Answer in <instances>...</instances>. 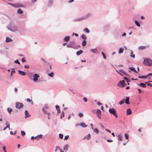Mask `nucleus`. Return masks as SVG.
Masks as SVG:
<instances>
[{
    "label": "nucleus",
    "mask_w": 152,
    "mask_h": 152,
    "mask_svg": "<svg viewBox=\"0 0 152 152\" xmlns=\"http://www.w3.org/2000/svg\"><path fill=\"white\" fill-rule=\"evenodd\" d=\"M143 62V64L148 66H151L152 65V60L146 58H144Z\"/></svg>",
    "instance_id": "f257e3e1"
},
{
    "label": "nucleus",
    "mask_w": 152,
    "mask_h": 152,
    "mask_svg": "<svg viewBox=\"0 0 152 152\" xmlns=\"http://www.w3.org/2000/svg\"><path fill=\"white\" fill-rule=\"evenodd\" d=\"M7 29L11 31H12L15 32L18 31V27L17 26L13 25L8 26L7 27Z\"/></svg>",
    "instance_id": "f03ea898"
},
{
    "label": "nucleus",
    "mask_w": 152,
    "mask_h": 152,
    "mask_svg": "<svg viewBox=\"0 0 152 152\" xmlns=\"http://www.w3.org/2000/svg\"><path fill=\"white\" fill-rule=\"evenodd\" d=\"M66 46L68 48H71L74 49L77 48L76 43L74 41L71 42L67 45Z\"/></svg>",
    "instance_id": "7ed1b4c3"
},
{
    "label": "nucleus",
    "mask_w": 152,
    "mask_h": 152,
    "mask_svg": "<svg viewBox=\"0 0 152 152\" xmlns=\"http://www.w3.org/2000/svg\"><path fill=\"white\" fill-rule=\"evenodd\" d=\"M109 111L110 113L114 115L116 118H117L118 117V116L116 113L115 110L114 108H110Z\"/></svg>",
    "instance_id": "20e7f679"
},
{
    "label": "nucleus",
    "mask_w": 152,
    "mask_h": 152,
    "mask_svg": "<svg viewBox=\"0 0 152 152\" xmlns=\"http://www.w3.org/2000/svg\"><path fill=\"white\" fill-rule=\"evenodd\" d=\"M23 105L22 103L17 102L15 104L16 107L18 109H20L23 107Z\"/></svg>",
    "instance_id": "39448f33"
},
{
    "label": "nucleus",
    "mask_w": 152,
    "mask_h": 152,
    "mask_svg": "<svg viewBox=\"0 0 152 152\" xmlns=\"http://www.w3.org/2000/svg\"><path fill=\"white\" fill-rule=\"evenodd\" d=\"M119 71L120 72L119 74L121 75L124 76V75H123V74L125 76H129V75L127 74L124 70L123 69H120L119 70Z\"/></svg>",
    "instance_id": "423d86ee"
},
{
    "label": "nucleus",
    "mask_w": 152,
    "mask_h": 152,
    "mask_svg": "<svg viewBox=\"0 0 152 152\" xmlns=\"http://www.w3.org/2000/svg\"><path fill=\"white\" fill-rule=\"evenodd\" d=\"M34 77L33 80L34 82H36L38 80V78L39 77V75L37 74H35L33 76Z\"/></svg>",
    "instance_id": "0eeeda50"
},
{
    "label": "nucleus",
    "mask_w": 152,
    "mask_h": 152,
    "mask_svg": "<svg viewBox=\"0 0 152 152\" xmlns=\"http://www.w3.org/2000/svg\"><path fill=\"white\" fill-rule=\"evenodd\" d=\"M4 120L6 121V123L5 125L7 126H6V127H5L4 128V130H6L7 128H9V129L10 130V124L9 123V122L7 121V120L6 119H4Z\"/></svg>",
    "instance_id": "6e6552de"
},
{
    "label": "nucleus",
    "mask_w": 152,
    "mask_h": 152,
    "mask_svg": "<svg viewBox=\"0 0 152 152\" xmlns=\"http://www.w3.org/2000/svg\"><path fill=\"white\" fill-rule=\"evenodd\" d=\"M125 81L124 80H122V81H120L117 84V86L119 87H120L121 85L123 87L124 86V83Z\"/></svg>",
    "instance_id": "1a4fd4ad"
},
{
    "label": "nucleus",
    "mask_w": 152,
    "mask_h": 152,
    "mask_svg": "<svg viewBox=\"0 0 152 152\" xmlns=\"http://www.w3.org/2000/svg\"><path fill=\"white\" fill-rule=\"evenodd\" d=\"M25 118H26L27 117H30V115L29 114L28 111L27 110H26L25 112Z\"/></svg>",
    "instance_id": "9d476101"
},
{
    "label": "nucleus",
    "mask_w": 152,
    "mask_h": 152,
    "mask_svg": "<svg viewBox=\"0 0 152 152\" xmlns=\"http://www.w3.org/2000/svg\"><path fill=\"white\" fill-rule=\"evenodd\" d=\"M19 74L22 76H25L26 75V73L25 72L21 71L20 70H18Z\"/></svg>",
    "instance_id": "9b49d317"
},
{
    "label": "nucleus",
    "mask_w": 152,
    "mask_h": 152,
    "mask_svg": "<svg viewBox=\"0 0 152 152\" xmlns=\"http://www.w3.org/2000/svg\"><path fill=\"white\" fill-rule=\"evenodd\" d=\"M125 103L126 104L129 105L130 104V102L129 101V97H126L125 100Z\"/></svg>",
    "instance_id": "f8f14e48"
},
{
    "label": "nucleus",
    "mask_w": 152,
    "mask_h": 152,
    "mask_svg": "<svg viewBox=\"0 0 152 152\" xmlns=\"http://www.w3.org/2000/svg\"><path fill=\"white\" fill-rule=\"evenodd\" d=\"M92 15V14L91 13H88L84 16L85 19H87L91 17Z\"/></svg>",
    "instance_id": "ddd939ff"
},
{
    "label": "nucleus",
    "mask_w": 152,
    "mask_h": 152,
    "mask_svg": "<svg viewBox=\"0 0 152 152\" xmlns=\"http://www.w3.org/2000/svg\"><path fill=\"white\" fill-rule=\"evenodd\" d=\"M69 146V145L68 144H66L63 148L64 151H65V152H66Z\"/></svg>",
    "instance_id": "4468645a"
},
{
    "label": "nucleus",
    "mask_w": 152,
    "mask_h": 152,
    "mask_svg": "<svg viewBox=\"0 0 152 152\" xmlns=\"http://www.w3.org/2000/svg\"><path fill=\"white\" fill-rule=\"evenodd\" d=\"M138 85L139 86L144 88H145L146 86V84L143 83H141L140 84Z\"/></svg>",
    "instance_id": "2eb2a0df"
},
{
    "label": "nucleus",
    "mask_w": 152,
    "mask_h": 152,
    "mask_svg": "<svg viewBox=\"0 0 152 152\" xmlns=\"http://www.w3.org/2000/svg\"><path fill=\"white\" fill-rule=\"evenodd\" d=\"M132 111L130 109H128L126 110V115H130L132 114Z\"/></svg>",
    "instance_id": "dca6fc26"
},
{
    "label": "nucleus",
    "mask_w": 152,
    "mask_h": 152,
    "mask_svg": "<svg viewBox=\"0 0 152 152\" xmlns=\"http://www.w3.org/2000/svg\"><path fill=\"white\" fill-rule=\"evenodd\" d=\"M70 39V37L69 36H67L65 37L64 38V39L63 40L64 41L68 42Z\"/></svg>",
    "instance_id": "f3484780"
},
{
    "label": "nucleus",
    "mask_w": 152,
    "mask_h": 152,
    "mask_svg": "<svg viewBox=\"0 0 152 152\" xmlns=\"http://www.w3.org/2000/svg\"><path fill=\"white\" fill-rule=\"evenodd\" d=\"M80 126L83 128L86 127L87 126V125L84 122H82L80 124Z\"/></svg>",
    "instance_id": "a211bd4d"
},
{
    "label": "nucleus",
    "mask_w": 152,
    "mask_h": 152,
    "mask_svg": "<svg viewBox=\"0 0 152 152\" xmlns=\"http://www.w3.org/2000/svg\"><path fill=\"white\" fill-rule=\"evenodd\" d=\"M12 41V40L9 37H7L6 40V42H9Z\"/></svg>",
    "instance_id": "6ab92c4d"
},
{
    "label": "nucleus",
    "mask_w": 152,
    "mask_h": 152,
    "mask_svg": "<svg viewBox=\"0 0 152 152\" xmlns=\"http://www.w3.org/2000/svg\"><path fill=\"white\" fill-rule=\"evenodd\" d=\"M96 113L97 115H101V112L99 109H96Z\"/></svg>",
    "instance_id": "aec40b11"
},
{
    "label": "nucleus",
    "mask_w": 152,
    "mask_h": 152,
    "mask_svg": "<svg viewBox=\"0 0 152 152\" xmlns=\"http://www.w3.org/2000/svg\"><path fill=\"white\" fill-rule=\"evenodd\" d=\"M129 69L132 71L134 72H135L136 73H137V71L135 69V68L133 67H129Z\"/></svg>",
    "instance_id": "412c9836"
},
{
    "label": "nucleus",
    "mask_w": 152,
    "mask_h": 152,
    "mask_svg": "<svg viewBox=\"0 0 152 152\" xmlns=\"http://www.w3.org/2000/svg\"><path fill=\"white\" fill-rule=\"evenodd\" d=\"M91 136L90 134H89L85 136L83 139H86L87 140H89L91 138Z\"/></svg>",
    "instance_id": "4be33fe9"
},
{
    "label": "nucleus",
    "mask_w": 152,
    "mask_h": 152,
    "mask_svg": "<svg viewBox=\"0 0 152 152\" xmlns=\"http://www.w3.org/2000/svg\"><path fill=\"white\" fill-rule=\"evenodd\" d=\"M91 51L94 53H97V50L96 48L94 49H91Z\"/></svg>",
    "instance_id": "5701e85b"
},
{
    "label": "nucleus",
    "mask_w": 152,
    "mask_h": 152,
    "mask_svg": "<svg viewBox=\"0 0 152 152\" xmlns=\"http://www.w3.org/2000/svg\"><path fill=\"white\" fill-rule=\"evenodd\" d=\"M83 53V51L82 50H80V51H77L76 52V55L77 56H79L80 54H81Z\"/></svg>",
    "instance_id": "b1692460"
},
{
    "label": "nucleus",
    "mask_w": 152,
    "mask_h": 152,
    "mask_svg": "<svg viewBox=\"0 0 152 152\" xmlns=\"http://www.w3.org/2000/svg\"><path fill=\"white\" fill-rule=\"evenodd\" d=\"M134 22L135 24L137 26L140 27V24L137 20H134Z\"/></svg>",
    "instance_id": "393cba45"
},
{
    "label": "nucleus",
    "mask_w": 152,
    "mask_h": 152,
    "mask_svg": "<svg viewBox=\"0 0 152 152\" xmlns=\"http://www.w3.org/2000/svg\"><path fill=\"white\" fill-rule=\"evenodd\" d=\"M53 3V1L52 0H49L48 3V6H51Z\"/></svg>",
    "instance_id": "a878e982"
},
{
    "label": "nucleus",
    "mask_w": 152,
    "mask_h": 152,
    "mask_svg": "<svg viewBox=\"0 0 152 152\" xmlns=\"http://www.w3.org/2000/svg\"><path fill=\"white\" fill-rule=\"evenodd\" d=\"M145 48V47L143 46H140L138 48V49L139 50H141L144 49Z\"/></svg>",
    "instance_id": "bb28decb"
},
{
    "label": "nucleus",
    "mask_w": 152,
    "mask_h": 152,
    "mask_svg": "<svg viewBox=\"0 0 152 152\" xmlns=\"http://www.w3.org/2000/svg\"><path fill=\"white\" fill-rule=\"evenodd\" d=\"M82 45L83 46H85L86 44V41L85 40H83L82 42Z\"/></svg>",
    "instance_id": "cd10ccee"
},
{
    "label": "nucleus",
    "mask_w": 152,
    "mask_h": 152,
    "mask_svg": "<svg viewBox=\"0 0 152 152\" xmlns=\"http://www.w3.org/2000/svg\"><path fill=\"white\" fill-rule=\"evenodd\" d=\"M54 75V73L53 72H51L50 73L48 74V76L51 77H53Z\"/></svg>",
    "instance_id": "c85d7f7f"
},
{
    "label": "nucleus",
    "mask_w": 152,
    "mask_h": 152,
    "mask_svg": "<svg viewBox=\"0 0 152 152\" xmlns=\"http://www.w3.org/2000/svg\"><path fill=\"white\" fill-rule=\"evenodd\" d=\"M17 12L19 14H22L23 13V11L21 9H19L18 10Z\"/></svg>",
    "instance_id": "c756f323"
},
{
    "label": "nucleus",
    "mask_w": 152,
    "mask_h": 152,
    "mask_svg": "<svg viewBox=\"0 0 152 152\" xmlns=\"http://www.w3.org/2000/svg\"><path fill=\"white\" fill-rule=\"evenodd\" d=\"M64 111H63L61 112V113L60 115V118L61 119L64 117Z\"/></svg>",
    "instance_id": "7c9ffc66"
},
{
    "label": "nucleus",
    "mask_w": 152,
    "mask_h": 152,
    "mask_svg": "<svg viewBox=\"0 0 152 152\" xmlns=\"http://www.w3.org/2000/svg\"><path fill=\"white\" fill-rule=\"evenodd\" d=\"M124 51V49L122 48H120L119 51H118V53L119 54H120L121 53H123Z\"/></svg>",
    "instance_id": "2f4dec72"
},
{
    "label": "nucleus",
    "mask_w": 152,
    "mask_h": 152,
    "mask_svg": "<svg viewBox=\"0 0 152 152\" xmlns=\"http://www.w3.org/2000/svg\"><path fill=\"white\" fill-rule=\"evenodd\" d=\"M42 111H43V113L45 114H48V113L47 111L45 109V108H42Z\"/></svg>",
    "instance_id": "473e14b6"
},
{
    "label": "nucleus",
    "mask_w": 152,
    "mask_h": 152,
    "mask_svg": "<svg viewBox=\"0 0 152 152\" xmlns=\"http://www.w3.org/2000/svg\"><path fill=\"white\" fill-rule=\"evenodd\" d=\"M7 111L10 114H11V112L12 111V108L8 107L7 109Z\"/></svg>",
    "instance_id": "72a5a7b5"
},
{
    "label": "nucleus",
    "mask_w": 152,
    "mask_h": 152,
    "mask_svg": "<svg viewBox=\"0 0 152 152\" xmlns=\"http://www.w3.org/2000/svg\"><path fill=\"white\" fill-rule=\"evenodd\" d=\"M130 56L131 57L134 58L135 57V55L133 54V52L132 50H131Z\"/></svg>",
    "instance_id": "f704fd0d"
},
{
    "label": "nucleus",
    "mask_w": 152,
    "mask_h": 152,
    "mask_svg": "<svg viewBox=\"0 0 152 152\" xmlns=\"http://www.w3.org/2000/svg\"><path fill=\"white\" fill-rule=\"evenodd\" d=\"M83 31L87 33H89L90 32L89 30L87 28L84 29Z\"/></svg>",
    "instance_id": "c9c22d12"
},
{
    "label": "nucleus",
    "mask_w": 152,
    "mask_h": 152,
    "mask_svg": "<svg viewBox=\"0 0 152 152\" xmlns=\"http://www.w3.org/2000/svg\"><path fill=\"white\" fill-rule=\"evenodd\" d=\"M82 38L83 39H84V40H86L87 39V37L84 34H83L81 36Z\"/></svg>",
    "instance_id": "e433bc0d"
},
{
    "label": "nucleus",
    "mask_w": 152,
    "mask_h": 152,
    "mask_svg": "<svg viewBox=\"0 0 152 152\" xmlns=\"http://www.w3.org/2000/svg\"><path fill=\"white\" fill-rule=\"evenodd\" d=\"M85 19L84 16L80 18H77L76 19V20L77 21H80L83 20Z\"/></svg>",
    "instance_id": "4c0bfd02"
},
{
    "label": "nucleus",
    "mask_w": 152,
    "mask_h": 152,
    "mask_svg": "<svg viewBox=\"0 0 152 152\" xmlns=\"http://www.w3.org/2000/svg\"><path fill=\"white\" fill-rule=\"evenodd\" d=\"M125 102V99H123L122 100L120 101L119 102V104L120 105L122 104Z\"/></svg>",
    "instance_id": "58836bf2"
},
{
    "label": "nucleus",
    "mask_w": 152,
    "mask_h": 152,
    "mask_svg": "<svg viewBox=\"0 0 152 152\" xmlns=\"http://www.w3.org/2000/svg\"><path fill=\"white\" fill-rule=\"evenodd\" d=\"M26 101L28 102H31V104L32 105L34 103H33L32 101L31 100V99H29V98L27 99L26 100Z\"/></svg>",
    "instance_id": "ea45409f"
},
{
    "label": "nucleus",
    "mask_w": 152,
    "mask_h": 152,
    "mask_svg": "<svg viewBox=\"0 0 152 152\" xmlns=\"http://www.w3.org/2000/svg\"><path fill=\"white\" fill-rule=\"evenodd\" d=\"M118 140L120 141H122V136L121 135H118Z\"/></svg>",
    "instance_id": "a19ab883"
},
{
    "label": "nucleus",
    "mask_w": 152,
    "mask_h": 152,
    "mask_svg": "<svg viewBox=\"0 0 152 152\" xmlns=\"http://www.w3.org/2000/svg\"><path fill=\"white\" fill-rule=\"evenodd\" d=\"M93 131L94 132H96L97 134L99 133V130L96 129H94Z\"/></svg>",
    "instance_id": "79ce46f5"
},
{
    "label": "nucleus",
    "mask_w": 152,
    "mask_h": 152,
    "mask_svg": "<svg viewBox=\"0 0 152 152\" xmlns=\"http://www.w3.org/2000/svg\"><path fill=\"white\" fill-rule=\"evenodd\" d=\"M124 136L126 139H129V136L128 134H125Z\"/></svg>",
    "instance_id": "37998d69"
},
{
    "label": "nucleus",
    "mask_w": 152,
    "mask_h": 152,
    "mask_svg": "<svg viewBox=\"0 0 152 152\" xmlns=\"http://www.w3.org/2000/svg\"><path fill=\"white\" fill-rule=\"evenodd\" d=\"M49 106L47 104H45V105H44V107L43 108H45V109H49Z\"/></svg>",
    "instance_id": "c03bdc74"
},
{
    "label": "nucleus",
    "mask_w": 152,
    "mask_h": 152,
    "mask_svg": "<svg viewBox=\"0 0 152 152\" xmlns=\"http://www.w3.org/2000/svg\"><path fill=\"white\" fill-rule=\"evenodd\" d=\"M21 135L23 136H24L26 134L25 132L23 131H21Z\"/></svg>",
    "instance_id": "a18cd8bd"
},
{
    "label": "nucleus",
    "mask_w": 152,
    "mask_h": 152,
    "mask_svg": "<svg viewBox=\"0 0 152 152\" xmlns=\"http://www.w3.org/2000/svg\"><path fill=\"white\" fill-rule=\"evenodd\" d=\"M101 53L103 56L104 58L105 59L106 58V56H105L104 53L103 52H102Z\"/></svg>",
    "instance_id": "49530a36"
},
{
    "label": "nucleus",
    "mask_w": 152,
    "mask_h": 152,
    "mask_svg": "<svg viewBox=\"0 0 152 152\" xmlns=\"http://www.w3.org/2000/svg\"><path fill=\"white\" fill-rule=\"evenodd\" d=\"M42 134H40L37 136V138H38V139L42 138Z\"/></svg>",
    "instance_id": "de8ad7c7"
},
{
    "label": "nucleus",
    "mask_w": 152,
    "mask_h": 152,
    "mask_svg": "<svg viewBox=\"0 0 152 152\" xmlns=\"http://www.w3.org/2000/svg\"><path fill=\"white\" fill-rule=\"evenodd\" d=\"M78 115L80 118H81L83 116V115L82 113H80L78 114Z\"/></svg>",
    "instance_id": "09e8293b"
},
{
    "label": "nucleus",
    "mask_w": 152,
    "mask_h": 152,
    "mask_svg": "<svg viewBox=\"0 0 152 152\" xmlns=\"http://www.w3.org/2000/svg\"><path fill=\"white\" fill-rule=\"evenodd\" d=\"M145 83L146 84H147V85L148 86H150V87H152V84H151L150 83H148L147 82H145Z\"/></svg>",
    "instance_id": "8fccbe9b"
},
{
    "label": "nucleus",
    "mask_w": 152,
    "mask_h": 152,
    "mask_svg": "<svg viewBox=\"0 0 152 152\" xmlns=\"http://www.w3.org/2000/svg\"><path fill=\"white\" fill-rule=\"evenodd\" d=\"M56 108L57 110H60L59 107L58 105H56Z\"/></svg>",
    "instance_id": "3c124183"
},
{
    "label": "nucleus",
    "mask_w": 152,
    "mask_h": 152,
    "mask_svg": "<svg viewBox=\"0 0 152 152\" xmlns=\"http://www.w3.org/2000/svg\"><path fill=\"white\" fill-rule=\"evenodd\" d=\"M59 137L61 139H62L63 138V135L61 134H59Z\"/></svg>",
    "instance_id": "603ef678"
},
{
    "label": "nucleus",
    "mask_w": 152,
    "mask_h": 152,
    "mask_svg": "<svg viewBox=\"0 0 152 152\" xmlns=\"http://www.w3.org/2000/svg\"><path fill=\"white\" fill-rule=\"evenodd\" d=\"M14 62L15 63H17L19 64H20V63L19 62V61L18 60H17L15 61H14Z\"/></svg>",
    "instance_id": "864d4df0"
},
{
    "label": "nucleus",
    "mask_w": 152,
    "mask_h": 152,
    "mask_svg": "<svg viewBox=\"0 0 152 152\" xmlns=\"http://www.w3.org/2000/svg\"><path fill=\"white\" fill-rule=\"evenodd\" d=\"M60 149V148L59 147H58V146H56V149H55V152H56V151H57V150L58 149Z\"/></svg>",
    "instance_id": "5fc2aeb1"
},
{
    "label": "nucleus",
    "mask_w": 152,
    "mask_h": 152,
    "mask_svg": "<svg viewBox=\"0 0 152 152\" xmlns=\"http://www.w3.org/2000/svg\"><path fill=\"white\" fill-rule=\"evenodd\" d=\"M21 61L23 62H26V60L25 59V58H23L22 59Z\"/></svg>",
    "instance_id": "6e6d98bb"
},
{
    "label": "nucleus",
    "mask_w": 152,
    "mask_h": 152,
    "mask_svg": "<svg viewBox=\"0 0 152 152\" xmlns=\"http://www.w3.org/2000/svg\"><path fill=\"white\" fill-rule=\"evenodd\" d=\"M37 138V136H36L35 137H34V136H32L31 137V140H33L34 139H36Z\"/></svg>",
    "instance_id": "4d7b16f0"
},
{
    "label": "nucleus",
    "mask_w": 152,
    "mask_h": 152,
    "mask_svg": "<svg viewBox=\"0 0 152 152\" xmlns=\"http://www.w3.org/2000/svg\"><path fill=\"white\" fill-rule=\"evenodd\" d=\"M124 78L126 81L127 83H128V80H128V78L127 77H124Z\"/></svg>",
    "instance_id": "13d9d810"
},
{
    "label": "nucleus",
    "mask_w": 152,
    "mask_h": 152,
    "mask_svg": "<svg viewBox=\"0 0 152 152\" xmlns=\"http://www.w3.org/2000/svg\"><path fill=\"white\" fill-rule=\"evenodd\" d=\"M148 77V76H142V78L146 79Z\"/></svg>",
    "instance_id": "bf43d9fd"
},
{
    "label": "nucleus",
    "mask_w": 152,
    "mask_h": 152,
    "mask_svg": "<svg viewBox=\"0 0 152 152\" xmlns=\"http://www.w3.org/2000/svg\"><path fill=\"white\" fill-rule=\"evenodd\" d=\"M15 72V71H14V70H13L12 71V72H11V74H10V76L11 77H12V74H13V72L14 73Z\"/></svg>",
    "instance_id": "052dcab7"
},
{
    "label": "nucleus",
    "mask_w": 152,
    "mask_h": 152,
    "mask_svg": "<svg viewBox=\"0 0 152 152\" xmlns=\"http://www.w3.org/2000/svg\"><path fill=\"white\" fill-rule=\"evenodd\" d=\"M96 116H97V117L99 119H101L102 118V117L101 116V115H97Z\"/></svg>",
    "instance_id": "680f3d73"
},
{
    "label": "nucleus",
    "mask_w": 152,
    "mask_h": 152,
    "mask_svg": "<svg viewBox=\"0 0 152 152\" xmlns=\"http://www.w3.org/2000/svg\"><path fill=\"white\" fill-rule=\"evenodd\" d=\"M83 99L84 100V101L85 102H86L87 101V99L86 97H83Z\"/></svg>",
    "instance_id": "e2e57ef3"
},
{
    "label": "nucleus",
    "mask_w": 152,
    "mask_h": 152,
    "mask_svg": "<svg viewBox=\"0 0 152 152\" xmlns=\"http://www.w3.org/2000/svg\"><path fill=\"white\" fill-rule=\"evenodd\" d=\"M24 67L25 68H28L29 67V66L28 65H25Z\"/></svg>",
    "instance_id": "0e129e2a"
},
{
    "label": "nucleus",
    "mask_w": 152,
    "mask_h": 152,
    "mask_svg": "<svg viewBox=\"0 0 152 152\" xmlns=\"http://www.w3.org/2000/svg\"><path fill=\"white\" fill-rule=\"evenodd\" d=\"M69 138V136L68 135H66L64 137V140H67Z\"/></svg>",
    "instance_id": "69168bd1"
},
{
    "label": "nucleus",
    "mask_w": 152,
    "mask_h": 152,
    "mask_svg": "<svg viewBox=\"0 0 152 152\" xmlns=\"http://www.w3.org/2000/svg\"><path fill=\"white\" fill-rule=\"evenodd\" d=\"M72 35H74L77 37H78V34L76 33H73L72 34Z\"/></svg>",
    "instance_id": "338daca9"
},
{
    "label": "nucleus",
    "mask_w": 152,
    "mask_h": 152,
    "mask_svg": "<svg viewBox=\"0 0 152 152\" xmlns=\"http://www.w3.org/2000/svg\"><path fill=\"white\" fill-rule=\"evenodd\" d=\"M96 110L95 109L91 111L93 113H96Z\"/></svg>",
    "instance_id": "774afa93"
}]
</instances>
